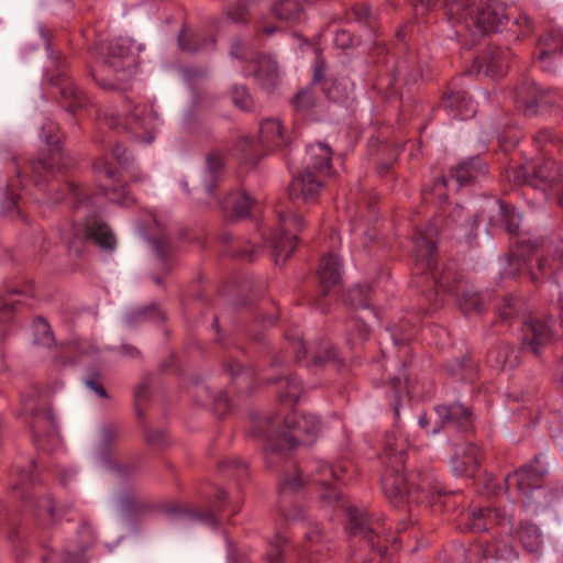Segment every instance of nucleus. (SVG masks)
<instances>
[{
  "label": "nucleus",
  "instance_id": "1",
  "mask_svg": "<svg viewBox=\"0 0 563 563\" xmlns=\"http://www.w3.org/2000/svg\"><path fill=\"white\" fill-rule=\"evenodd\" d=\"M258 428L266 439V463L274 467L290 457L297 445L312 443L321 426L314 415L291 411L285 416L283 426L276 417H268Z\"/></svg>",
  "mask_w": 563,
  "mask_h": 563
},
{
  "label": "nucleus",
  "instance_id": "2",
  "mask_svg": "<svg viewBox=\"0 0 563 563\" xmlns=\"http://www.w3.org/2000/svg\"><path fill=\"white\" fill-rule=\"evenodd\" d=\"M66 190L73 200L74 221L70 229L62 233V239L69 253L79 256L87 241L112 250L115 245L114 235L107 223L95 213L90 197L73 181L66 184Z\"/></svg>",
  "mask_w": 563,
  "mask_h": 563
},
{
  "label": "nucleus",
  "instance_id": "3",
  "mask_svg": "<svg viewBox=\"0 0 563 563\" xmlns=\"http://www.w3.org/2000/svg\"><path fill=\"white\" fill-rule=\"evenodd\" d=\"M443 227L442 218H434L424 231L413 235L415 274L429 276L435 288V295L457 292L462 276L452 265H444L439 271L437 265V247L433 238Z\"/></svg>",
  "mask_w": 563,
  "mask_h": 563
},
{
  "label": "nucleus",
  "instance_id": "4",
  "mask_svg": "<svg viewBox=\"0 0 563 563\" xmlns=\"http://www.w3.org/2000/svg\"><path fill=\"white\" fill-rule=\"evenodd\" d=\"M307 165L290 183L288 187L289 199H302L305 202L316 200L321 188L323 178L330 175L331 148L322 143L310 145L307 151Z\"/></svg>",
  "mask_w": 563,
  "mask_h": 563
},
{
  "label": "nucleus",
  "instance_id": "5",
  "mask_svg": "<svg viewBox=\"0 0 563 563\" xmlns=\"http://www.w3.org/2000/svg\"><path fill=\"white\" fill-rule=\"evenodd\" d=\"M278 218V232L265 240L271 249L275 264H284L292 254L297 245L298 233L303 229L302 217L290 208H280L276 211Z\"/></svg>",
  "mask_w": 563,
  "mask_h": 563
},
{
  "label": "nucleus",
  "instance_id": "6",
  "mask_svg": "<svg viewBox=\"0 0 563 563\" xmlns=\"http://www.w3.org/2000/svg\"><path fill=\"white\" fill-rule=\"evenodd\" d=\"M157 115L145 104H136L125 117L123 125L115 114H104L101 124L112 129L126 131L135 141L151 143L154 140L155 120Z\"/></svg>",
  "mask_w": 563,
  "mask_h": 563
},
{
  "label": "nucleus",
  "instance_id": "7",
  "mask_svg": "<svg viewBox=\"0 0 563 563\" xmlns=\"http://www.w3.org/2000/svg\"><path fill=\"white\" fill-rule=\"evenodd\" d=\"M135 58L130 47L122 40L110 43L106 58L102 63V73L113 75L114 80H98L104 89H115L119 84L129 79L134 71Z\"/></svg>",
  "mask_w": 563,
  "mask_h": 563
},
{
  "label": "nucleus",
  "instance_id": "8",
  "mask_svg": "<svg viewBox=\"0 0 563 563\" xmlns=\"http://www.w3.org/2000/svg\"><path fill=\"white\" fill-rule=\"evenodd\" d=\"M404 467L405 465H386L385 472L382 475V487L385 495L395 506L406 501L423 503L420 496L424 492V479H421L417 484L416 489L412 490L411 484L404 473Z\"/></svg>",
  "mask_w": 563,
  "mask_h": 563
},
{
  "label": "nucleus",
  "instance_id": "9",
  "mask_svg": "<svg viewBox=\"0 0 563 563\" xmlns=\"http://www.w3.org/2000/svg\"><path fill=\"white\" fill-rule=\"evenodd\" d=\"M559 100L560 96L556 90H542L530 80H523L516 88L517 107L527 117L551 113Z\"/></svg>",
  "mask_w": 563,
  "mask_h": 563
},
{
  "label": "nucleus",
  "instance_id": "10",
  "mask_svg": "<svg viewBox=\"0 0 563 563\" xmlns=\"http://www.w3.org/2000/svg\"><path fill=\"white\" fill-rule=\"evenodd\" d=\"M23 507L36 519L42 527H53L74 509L73 504H57L51 494L38 496H26L23 499Z\"/></svg>",
  "mask_w": 563,
  "mask_h": 563
},
{
  "label": "nucleus",
  "instance_id": "11",
  "mask_svg": "<svg viewBox=\"0 0 563 563\" xmlns=\"http://www.w3.org/2000/svg\"><path fill=\"white\" fill-rule=\"evenodd\" d=\"M422 77L421 67L418 65L416 58L413 56H409L402 59H399L393 73L384 78L377 79L373 87L379 92L384 93V97L387 100L396 99L398 96V91L395 88V84L398 78L404 80L405 85H413L418 82V80Z\"/></svg>",
  "mask_w": 563,
  "mask_h": 563
},
{
  "label": "nucleus",
  "instance_id": "12",
  "mask_svg": "<svg viewBox=\"0 0 563 563\" xmlns=\"http://www.w3.org/2000/svg\"><path fill=\"white\" fill-rule=\"evenodd\" d=\"M552 325V319L531 318L523 321L520 351L537 357L541 356L542 349L553 339Z\"/></svg>",
  "mask_w": 563,
  "mask_h": 563
},
{
  "label": "nucleus",
  "instance_id": "13",
  "mask_svg": "<svg viewBox=\"0 0 563 563\" xmlns=\"http://www.w3.org/2000/svg\"><path fill=\"white\" fill-rule=\"evenodd\" d=\"M93 170L99 178V188L102 195L112 202L121 206H129L134 202V198L128 192L126 185H115L118 169L113 167L104 157L98 158L93 163Z\"/></svg>",
  "mask_w": 563,
  "mask_h": 563
},
{
  "label": "nucleus",
  "instance_id": "14",
  "mask_svg": "<svg viewBox=\"0 0 563 563\" xmlns=\"http://www.w3.org/2000/svg\"><path fill=\"white\" fill-rule=\"evenodd\" d=\"M318 276L320 282V294L314 300V306L321 312H328L327 303L324 302L325 296L335 290L339 287L342 274L341 263L336 256L329 254L320 260L318 269Z\"/></svg>",
  "mask_w": 563,
  "mask_h": 563
},
{
  "label": "nucleus",
  "instance_id": "15",
  "mask_svg": "<svg viewBox=\"0 0 563 563\" xmlns=\"http://www.w3.org/2000/svg\"><path fill=\"white\" fill-rule=\"evenodd\" d=\"M43 133L45 143L49 147L51 155L48 158L38 157L37 159L30 162V168L35 185H40L43 181L44 175L53 170V168L58 164V159L60 157L57 126L53 123L45 125L43 126Z\"/></svg>",
  "mask_w": 563,
  "mask_h": 563
},
{
  "label": "nucleus",
  "instance_id": "16",
  "mask_svg": "<svg viewBox=\"0 0 563 563\" xmlns=\"http://www.w3.org/2000/svg\"><path fill=\"white\" fill-rule=\"evenodd\" d=\"M525 183L536 188L541 187L544 191L556 189L563 183V166L552 158H543L532 166Z\"/></svg>",
  "mask_w": 563,
  "mask_h": 563
},
{
  "label": "nucleus",
  "instance_id": "17",
  "mask_svg": "<svg viewBox=\"0 0 563 563\" xmlns=\"http://www.w3.org/2000/svg\"><path fill=\"white\" fill-rule=\"evenodd\" d=\"M517 251L515 253V257L522 260L526 268L529 271V275L532 282H537L541 279L542 276L547 274H552L553 267L548 257L541 256L537 258V271H534L528 262L530 261V254H537L539 250L542 247V241L540 240H530L525 238H519L516 241Z\"/></svg>",
  "mask_w": 563,
  "mask_h": 563
},
{
  "label": "nucleus",
  "instance_id": "18",
  "mask_svg": "<svg viewBox=\"0 0 563 563\" xmlns=\"http://www.w3.org/2000/svg\"><path fill=\"white\" fill-rule=\"evenodd\" d=\"M305 485L302 473L295 470L292 474H286L279 483V511L286 520H299L302 518V509L298 505H288L286 500L288 495L299 492Z\"/></svg>",
  "mask_w": 563,
  "mask_h": 563
},
{
  "label": "nucleus",
  "instance_id": "19",
  "mask_svg": "<svg viewBox=\"0 0 563 563\" xmlns=\"http://www.w3.org/2000/svg\"><path fill=\"white\" fill-rule=\"evenodd\" d=\"M539 459L534 457V460L527 464L514 474L508 475L505 478L506 488L508 489L511 481L516 482L517 489L526 497H529V494L534 488H540L543 476L545 474V470L538 467Z\"/></svg>",
  "mask_w": 563,
  "mask_h": 563
},
{
  "label": "nucleus",
  "instance_id": "20",
  "mask_svg": "<svg viewBox=\"0 0 563 563\" xmlns=\"http://www.w3.org/2000/svg\"><path fill=\"white\" fill-rule=\"evenodd\" d=\"M482 461L479 449L473 443L456 444L451 464L457 475L474 476Z\"/></svg>",
  "mask_w": 563,
  "mask_h": 563
},
{
  "label": "nucleus",
  "instance_id": "21",
  "mask_svg": "<svg viewBox=\"0 0 563 563\" xmlns=\"http://www.w3.org/2000/svg\"><path fill=\"white\" fill-rule=\"evenodd\" d=\"M435 415L438 420L442 422V428L453 427L465 432L471 430L473 426L472 411L460 404L438 406Z\"/></svg>",
  "mask_w": 563,
  "mask_h": 563
},
{
  "label": "nucleus",
  "instance_id": "22",
  "mask_svg": "<svg viewBox=\"0 0 563 563\" xmlns=\"http://www.w3.org/2000/svg\"><path fill=\"white\" fill-rule=\"evenodd\" d=\"M253 76L257 84L272 91L280 81L279 67L277 62L266 54H258L254 59Z\"/></svg>",
  "mask_w": 563,
  "mask_h": 563
},
{
  "label": "nucleus",
  "instance_id": "23",
  "mask_svg": "<svg viewBox=\"0 0 563 563\" xmlns=\"http://www.w3.org/2000/svg\"><path fill=\"white\" fill-rule=\"evenodd\" d=\"M409 443L398 428L386 433L383 451V462L386 465H405Z\"/></svg>",
  "mask_w": 563,
  "mask_h": 563
},
{
  "label": "nucleus",
  "instance_id": "24",
  "mask_svg": "<svg viewBox=\"0 0 563 563\" xmlns=\"http://www.w3.org/2000/svg\"><path fill=\"white\" fill-rule=\"evenodd\" d=\"M486 174L487 165L479 156L463 161L451 172V176L455 179L457 188L472 185L485 177Z\"/></svg>",
  "mask_w": 563,
  "mask_h": 563
},
{
  "label": "nucleus",
  "instance_id": "25",
  "mask_svg": "<svg viewBox=\"0 0 563 563\" xmlns=\"http://www.w3.org/2000/svg\"><path fill=\"white\" fill-rule=\"evenodd\" d=\"M509 56L508 48H489L481 59H476L481 63L478 71H483L486 76L493 78L501 77L508 69Z\"/></svg>",
  "mask_w": 563,
  "mask_h": 563
},
{
  "label": "nucleus",
  "instance_id": "26",
  "mask_svg": "<svg viewBox=\"0 0 563 563\" xmlns=\"http://www.w3.org/2000/svg\"><path fill=\"white\" fill-rule=\"evenodd\" d=\"M442 104L444 108L449 109L454 117L462 120L472 118L476 112V106L465 90L445 92Z\"/></svg>",
  "mask_w": 563,
  "mask_h": 563
},
{
  "label": "nucleus",
  "instance_id": "27",
  "mask_svg": "<svg viewBox=\"0 0 563 563\" xmlns=\"http://www.w3.org/2000/svg\"><path fill=\"white\" fill-rule=\"evenodd\" d=\"M59 87V102L69 112H76L86 107L89 102L88 97L70 79L60 78L57 82Z\"/></svg>",
  "mask_w": 563,
  "mask_h": 563
},
{
  "label": "nucleus",
  "instance_id": "28",
  "mask_svg": "<svg viewBox=\"0 0 563 563\" xmlns=\"http://www.w3.org/2000/svg\"><path fill=\"white\" fill-rule=\"evenodd\" d=\"M423 503L427 501L433 512L450 511L455 508L461 499L460 494L444 489H431L424 484V492L420 496Z\"/></svg>",
  "mask_w": 563,
  "mask_h": 563
},
{
  "label": "nucleus",
  "instance_id": "29",
  "mask_svg": "<svg viewBox=\"0 0 563 563\" xmlns=\"http://www.w3.org/2000/svg\"><path fill=\"white\" fill-rule=\"evenodd\" d=\"M260 142L268 151L283 148L289 144V141L283 133V126L279 121L265 120L260 128Z\"/></svg>",
  "mask_w": 563,
  "mask_h": 563
},
{
  "label": "nucleus",
  "instance_id": "30",
  "mask_svg": "<svg viewBox=\"0 0 563 563\" xmlns=\"http://www.w3.org/2000/svg\"><path fill=\"white\" fill-rule=\"evenodd\" d=\"M273 383L276 386L278 401L285 406L292 407L303 391L301 382L291 375L278 377Z\"/></svg>",
  "mask_w": 563,
  "mask_h": 563
},
{
  "label": "nucleus",
  "instance_id": "31",
  "mask_svg": "<svg viewBox=\"0 0 563 563\" xmlns=\"http://www.w3.org/2000/svg\"><path fill=\"white\" fill-rule=\"evenodd\" d=\"M494 213L490 217V225H501L509 234H517L520 224V217L516 209L504 201L494 205Z\"/></svg>",
  "mask_w": 563,
  "mask_h": 563
},
{
  "label": "nucleus",
  "instance_id": "32",
  "mask_svg": "<svg viewBox=\"0 0 563 563\" xmlns=\"http://www.w3.org/2000/svg\"><path fill=\"white\" fill-rule=\"evenodd\" d=\"M527 312V302L522 298L512 295L504 297L497 307L498 321L506 324H510L517 318L525 317Z\"/></svg>",
  "mask_w": 563,
  "mask_h": 563
},
{
  "label": "nucleus",
  "instance_id": "33",
  "mask_svg": "<svg viewBox=\"0 0 563 563\" xmlns=\"http://www.w3.org/2000/svg\"><path fill=\"white\" fill-rule=\"evenodd\" d=\"M30 428L34 439L52 434L55 430V424L51 410L45 407L33 409Z\"/></svg>",
  "mask_w": 563,
  "mask_h": 563
},
{
  "label": "nucleus",
  "instance_id": "34",
  "mask_svg": "<svg viewBox=\"0 0 563 563\" xmlns=\"http://www.w3.org/2000/svg\"><path fill=\"white\" fill-rule=\"evenodd\" d=\"M233 384L241 393H250L255 383V375L252 368L244 367L239 363L229 362L224 366Z\"/></svg>",
  "mask_w": 563,
  "mask_h": 563
},
{
  "label": "nucleus",
  "instance_id": "35",
  "mask_svg": "<svg viewBox=\"0 0 563 563\" xmlns=\"http://www.w3.org/2000/svg\"><path fill=\"white\" fill-rule=\"evenodd\" d=\"M306 468L309 472L307 474L308 479L323 486L330 485L332 477L340 478L335 467L320 460L311 461Z\"/></svg>",
  "mask_w": 563,
  "mask_h": 563
},
{
  "label": "nucleus",
  "instance_id": "36",
  "mask_svg": "<svg viewBox=\"0 0 563 563\" xmlns=\"http://www.w3.org/2000/svg\"><path fill=\"white\" fill-rule=\"evenodd\" d=\"M274 15L285 22H299L303 10L298 0H279L273 5Z\"/></svg>",
  "mask_w": 563,
  "mask_h": 563
},
{
  "label": "nucleus",
  "instance_id": "37",
  "mask_svg": "<svg viewBox=\"0 0 563 563\" xmlns=\"http://www.w3.org/2000/svg\"><path fill=\"white\" fill-rule=\"evenodd\" d=\"M231 208V217L234 219H243L251 214V210L255 208L256 200L246 192L231 195L227 200Z\"/></svg>",
  "mask_w": 563,
  "mask_h": 563
},
{
  "label": "nucleus",
  "instance_id": "38",
  "mask_svg": "<svg viewBox=\"0 0 563 563\" xmlns=\"http://www.w3.org/2000/svg\"><path fill=\"white\" fill-rule=\"evenodd\" d=\"M514 349L507 344L501 343L489 351L487 362L496 369L512 368L515 366V358L511 360Z\"/></svg>",
  "mask_w": 563,
  "mask_h": 563
},
{
  "label": "nucleus",
  "instance_id": "39",
  "mask_svg": "<svg viewBox=\"0 0 563 563\" xmlns=\"http://www.w3.org/2000/svg\"><path fill=\"white\" fill-rule=\"evenodd\" d=\"M460 309L464 314H481L484 311V301L476 291L464 289L457 299Z\"/></svg>",
  "mask_w": 563,
  "mask_h": 563
},
{
  "label": "nucleus",
  "instance_id": "40",
  "mask_svg": "<svg viewBox=\"0 0 563 563\" xmlns=\"http://www.w3.org/2000/svg\"><path fill=\"white\" fill-rule=\"evenodd\" d=\"M518 538L528 552H537L541 545L539 529L532 523L521 525L518 530Z\"/></svg>",
  "mask_w": 563,
  "mask_h": 563
},
{
  "label": "nucleus",
  "instance_id": "41",
  "mask_svg": "<svg viewBox=\"0 0 563 563\" xmlns=\"http://www.w3.org/2000/svg\"><path fill=\"white\" fill-rule=\"evenodd\" d=\"M297 113L306 114L316 106V97L311 86L299 90L290 101Z\"/></svg>",
  "mask_w": 563,
  "mask_h": 563
},
{
  "label": "nucleus",
  "instance_id": "42",
  "mask_svg": "<svg viewBox=\"0 0 563 563\" xmlns=\"http://www.w3.org/2000/svg\"><path fill=\"white\" fill-rule=\"evenodd\" d=\"M321 89L333 102H344L349 98L347 87L334 78L325 79Z\"/></svg>",
  "mask_w": 563,
  "mask_h": 563
},
{
  "label": "nucleus",
  "instance_id": "43",
  "mask_svg": "<svg viewBox=\"0 0 563 563\" xmlns=\"http://www.w3.org/2000/svg\"><path fill=\"white\" fill-rule=\"evenodd\" d=\"M290 549L289 540L286 536L276 534L269 542V549L266 553L268 563H283L284 554Z\"/></svg>",
  "mask_w": 563,
  "mask_h": 563
},
{
  "label": "nucleus",
  "instance_id": "44",
  "mask_svg": "<svg viewBox=\"0 0 563 563\" xmlns=\"http://www.w3.org/2000/svg\"><path fill=\"white\" fill-rule=\"evenodd\" d=\"M560 45L561 52H563V36L556 32H551L547 37H540L538 46L541 48L539 59L543 60L549 56H552Z\"/></svg>",
  "mask_w": 563,
  "mask_h": 563
},
{
  "label": "nucleus",
  "instance_id": "45",
  "mask_svg": "<svg viewBox=\"0 0 563 563\" xmlns=\"http://www.w3.org/2000/svg\"><path fill=\"white\" fill-rule=\"evenodd\" d=\"M311 362L317 366H321L328 363H333L336 365L340 363V358L333 345H331L329 342H322L319 344L318 350L313 353Z\"/></svg>",
  "mask_w": 563,
  "mask_h": 563
},
{
  "label": "nucleus",
  "instance_id": "46",
  "mask_svg": "<svg viewBox=\"0 0 563 563\" xmlns=\"http://www.w3.org/2000/svg\"><path fill=\"white\" fill-rule=\"evenodd\" d=\"M206 164H207V170L210 174L211 181L207 185L208 192H212L216 187V181L218 176L223 170V158L222 156L217 152H210L207 154L206 157Z\"/></svg>",
  "mask_w": 563,
  "mask_h": 563
},
{
  "label": "nucleus",
  "instance_id": "47",
  "mask_svg": "<svg viewBox=\"0 0 563 563\" xmlns=\"http://www.w3.org/2000/svg\"><path fill=\"white\" fill-rule=\"evenodd\" d=\"M321 528L318 525L312 526L305 534V550L310 554L321 553L323 550Z\"/></svg>",
  "mask_w": 563,
  "mask_h": 563
},
{
  "label": "nucleus",
  "instance_id": "48",
  "mask_svg": "<svg viewBox=\"0 0 563 563\" xmlns=\"http://www.w3.org/2000/svg\"><path fill=\"white\" fill-rule=\"evenodd\" d=\"M468 528L474 532H484L488 530V521H492V512L486 511L485 508L474 509L468 515Z\"/></svg>",
  "mask_w": 563,
  "mask_h": 563
},
{
  "label": "nucleus",
  "instance_id": "49",
  "mask_svg": "<svg viewBox=\"0 0 563 563\" xmlns=\"http://www.w3.org/2000/svg\"><path fill=\"white\" fill-rule=\"evenodd\" d=\"M178 43L180 49L192 53L203 46L205 40L200 35L183 29L178 36Z\"/></svg>",
  "mask_w": 563,
  "mask_h": 563
},
{
  "label": "nucleus",
  "instance_id": "50",
  "mask_svg": "<svg viewBox=\"0 0 563 563\" xmlns=\"http://www.w3.org/2000/svg\"><path fill=\"white\" fill-rule=\"evenodd\" d=\"M346 19L372 26L374 16L366 3H356L346 12Z\"/></svg>",
  "mask_w": 563,
  "mask_h": 563
},
{
  "label": "nucleus",
  "instance_id": "51",
  "mask_svg": "<svg viewBox=\"0 0 563 563\" xmlns=\"http://www.w3.org/2000/svg\"><path fill=\"white\" fill-rule=\"evenodd\" d=\"M36 331L34 342L38 345L51 346L54 343V336L49 329L48 323L44 318L38 317L34 321Z\"/></svg>",
  "mask_w": 563,
  "mask_h": 563
},
{
  "label": "nucleus",
  "instance_id": "52",
  "mask_svg": "<svg viewBox=\"0 0 563 563\" xmlns=\"http://www.w3.org/2000/svg\"><path fill=\"white\" fill-rule=\"evenodd\" d=\"M119 507L126 517H132L144 509V505L133 494L123 495L119 500Z\"/></svg>",
  "mask_w": 563,
  "mask_h": 563
},
{
  "label": "nucleus",
  "instance_id": "53",
  "mask_svg": "<svg viewBox=\"0 0 563 563\" xmlns=\"http://www.w3.org/2000/svg\"><path fill=\"white\" fill-rule=\"evenodd\" d=\"M121 437V429L118 424L106 423L101 428V445L104 450L110 449L114 445Z\"/></svg>",
  "mask_w": 563,
  "mask_h": 563
},
{
  "label": "nucleus",
  "instance_id": "54",
  "mask_svg": "<svg viewBox=\"0 0 563 563\" xmlns=\"http://www.w3.org/2000/svg\"><path fill=\"white\" fill-rule=\"evenodd\" d=\"M167 514L170 516L181 514V515L188 516L189 518H192V519L202 520L212 526L217 525V517H216L214 512L211 510L203 511V512H196V511H191V510H183L179 507H173V508L167 509Z\"/></svg>",
  "mask_w": 563,
  "mask_h": 563
},
{
  "label": "nucleus",
  "instance_id": "55",
  "mask_svg": "<svg viewBox=\"0 0 563 563\" xmlns=\"http://www.w3.org/2000/svg\"><path fill=\"white\" fill-rule=\"evenodd\" d=\"M349 340L353 342H364L368 336V328L357 319H352L347 323Z\"/></svg>",
  "mask_w": 563,
  "mask_h": 563
},
{
  "label": "nucleus",
  "instance_id": "56",
  "mask_svg": "<svg viewBox=\"0 0 563 563\" xmlns=\"http://www.w3.org/2000/svg\"><path fill=\"white\" fill-rule=\"evenodd\" d=\"M85 383L88 388L93 390L99 397L107 398L108 394L102 384V374L100 371L92 368L89 371Z\"/></svg>",
  "mask_w": 563,
  "mask_h": 563
},
{
  "label": "nucleus",
  "instance_id": "57",
  "mask_svg": "<svg viewBox=\"0 0 563 563\" xmlns=\"http://www.w3.org/2000/svg\"><path fill=\"white\" fill-rule=\"evenodd\" d=\"M263 250L262 246H255L246 242L245 246H238L231 251L233 257L243 262H253L257 254Z\"/></svg>",
  "mask_w": 563,
  "mask_h": 563
},
{
  "label": "nucleus",
  "instance_id": "58",
  "mask_svg": "<svg viewBox=\"0 0 563 563\" xmlns=\"http://www.w3.org/2000/svg\"><path fill=\"white\" fill-rule=\"evenodd\" d=\"M232 100L234 104L242 110H250L253 106L252 97L244 86H234L232 89Z\"/></svg>",
  "mask_w": 563,
  "mask_h": 563
},
{
  "label": "nucleus",
  "instance_id": "59",
  "mask_svg": "<svg viewBox=\"0 0 563 563\" xmlns=\"http://www.w3.org/2000/svg\"><path fill=\"white\" fill-rule=\"evenodd\" d=\"M153 246L157 256L159 257L163 265L166 264V261L170 257L173 247L170 241L166 236H162L153 240ZM165 271H168L166 266H164Z\"/></svg>",
  "mask_w": 563,
  "mask_h": 563
},
{
  "label": "nucleus",
  "instance_id": "60",
  "mask_svg": "<svg viewBox=\"0 0 563 563\" xmlns=\"http://www.w3.org/2000/svg\"><path fill=\"white\" fill-rule=\"evenodd\" d=\"M286 340L288 345L287 349H291L296 361H300L306 356V346L300 334L292 332L287 333Z\"/></svg>",
  "mask_w": 563,
  "mask_h": 563
},
{
  "label": "nucleus",
  "instance_id": "61",
  "mask_svg": "<svg viewBox=\"0 0 563 563\" xmlns=\"http://www.w3.org/2000/svg\"><path fill=\"white\" fill-rule=\"evenodd\" d=\"M145 440L147 444L155 448H164L168 444L167 433L164 430H145Z\"/></svg>",
  "mask_w": 563,
  "mask_h": 563
},
{
  "label": "nucleus",
  "instance_id": "62",
  "mask_svg": "<svg viewBox=\"0 0 563 563\" xmlns=\"http://www.w3.org/2000/svg\"><path fill=\"white\" fill-rule=\"evenodd\" d=\"M413 327V323L411 322H408L406 324H396L394 325V330H393V336L395 338V343L396 344H401V350L407 354L408 353V347L406 345H404V343L408 342L409 339H410V334L407 333V330L410 328Z\"/></svg>",
  "mask_w": 563,
  "mask_h": 563
},
{
  "label": "nucleus",
  "instance_id": "63",
  "mask_svg": "<svg viewBox=\"0 0 563 563\" xmlns=\"http://www.w3.org/2000/svg\"><path fill=\"white\" fill-rule=\"evenodd\" d=\"M506 552V545H500L495 542H485L482 545V558L483 559H503Z\"/></svg>",
  "mask_w": 563,
  "mask_h": 563
},
{
  "label": "nucleus",
  "instance_id": "64",
  "mask_svg": "<svg viewBox=\"0 0 563 563\" xmlns=\"http://www.w3.org/2000/svg\"><path fill=\"white\" fill-rule=\"evenodd\" d=\"M357 38L347 30H339L335 33L334 43L338 47L346 49L355 45Z\"/></svg>",
  "mask_w": 563,
  "mask_h": 563
}]
</instances>
